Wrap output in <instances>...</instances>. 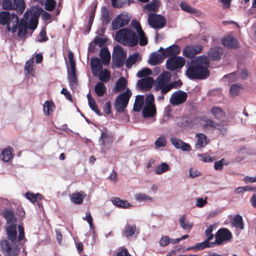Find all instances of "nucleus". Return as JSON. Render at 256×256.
I'll return each instance as SVG.
<instances>
[{"label": "nucleus", "instance_id": "nucleus-41", "mask_svg": "<svg viewBox=\"0 0 256 256\" xmlns=\"http://www.w3.org/2000/svg\"><path fill=\"white\" fill-rule=\"evenodd\" d=\"M139 54L138 53H134L130 55L128 58L125 60L126 66L128 68H130L133 64H134L137 61Z\"/></svg>", "mask_w": 256, "mask_h": 256}, {"label": "nucleus", "instance_id": "nucleus-54", "mask_svg": "<svg viewBox=\"0 0 256 256\" xmlns=\"http://www.w3.org/2000/svg\"><path fill=\"white\" fill-rule=\"evenodd\" d=\"M228 163L226 162L224 158H222L219 161L214 163V168L216 170H222L224 165H227Z\"/></svg>", "mask_w": 256, "mask_h": 256}, {"label": "nucleus", "instance_id": "nucleus-52", "mask_svg": "<svg viewBox=\"0 0 256 256\" xmlns=\"http://www.w3.org/2000/svg\"><path fill=\"white\" fill-rule=\"evenodd\" d=\"M88 103L90 108L94 112L98 115L99 116H101L102 115L94 99L90 100L89 102H88Z\"/></svg>", "mask_w": 256, "mask_h": 256}, {"label": "nucleus", "instance_id": "nucleus-51", "mask_svg": "<svg viewBox=\"0 0 256 256\" xmlns=\"http://www.w3.org/2000/svg\"><path fill=\"white\" fill-rule=\"evenodd\" d=\"M33 59L34 58H32L26 63L24 69L27 74H30L34 70V62Z\"/></svg>", "mask_w": 256, "mask_h": 256}, {"label": "nucleus", "instance_id": "nucleus-5", "mask_svg": "<svg viewBox=\"0 0 256 256\" xmlns=\"http://www.w3.org/2000/svg\"><path fill=\"white\" fill-rule=\"evenodd\" d=\"M132 96V92L129 88L120 94L116 98L114 103L116 110L119 113H124Z\"/></svg>", "mask_w": 256, "mask_h": 256}, {"label": "nucleus", "instance_id": "nucleus-32", "mask_svg": "<svg viewBox=\"0 0 256 256\" xmlns=\"http://www.w3.org/2000/svg\"><path fill=\"white\" fill-rule=\"evenodd\" d=\"M97 76L100 82H107L110 80V72L107 69L101 70L96 72Z\"/></svg>", "mask_w": 256, "mask_h": 256}, {"label": "nucleus", "instance_id": "nucleus-46", "mask_svg": "<svg viewBox=\"0 0 256 256\" xmlns=\"http://www.w3.org/2000/svg\"><path fill=\"white\" fill-rule=\"evenodd\" d=\"M168 165L165 162H162L157 166L154 172L157 174H161L169 170Z\"/></svg>", "mask_w": 256, "mask_h": 256}, {"label": "nucleus", "instance_id": "nucleus-9", "mask_svg": "<svg viewBox=\"0 0 256 256\" xmlns=\"http://www.w3.org/2000/svg\"><path fill=\"white\" fill-rule=\"evenodd\" d=\"M126 58V53L120 45L114 47L112 53V61L116 68L122 67Z\"/></svg>", "mask_w": 256, "mask_h": 256}, {"label": "nucleus", "instance_id": "nucleus-49", "mask_svg": "<svg viewBox=\"0 0 256 256\" xmlns=\"http://www.w3.org/2000/svg\"><path fill=\"white\" fill-rule=\"evenodd\" d=\"M56 4L55 0H46L44 8L48 11L52 12L55 9Z\"/></svg>", "mask_w": 256, "mask_h": 256}, {"label": "nucleus", "instance_id": "nucleus-40", "mask_svg": "<svg viewBox=\"0 0 256 256\" xmlns=\"http://www.w3.org/2000/svg\"><path fill=\"white\" fill-rule=\"evenodd\" d=\"M3 216L6 218L8 224H14L16 221V218L14 212L9 210H6L2 214Z\"/></svg>", "mask_w": 256, "mask_h": 256}, {"label": "nucleus", "instance_id": "nucleus-3", "mask_svg": "<svg viewBox=\"0 0 256 256\" xmlns=\"http://www.w3.org/2000/svg\"><path fill=\"white\" fill-rule=\"evenodd\" d=\"M116 40L124 46L132 47L138 43V36L134 30L124 28L116 32Z\"/></svg>", "mask_w": 256, "mask_h": 256}, {"label": "nucleus", "instance_id": "nucleus-2", "mask_svg": "<svg viewBox=\"0 0 256 256\" xmlns=\"http://www.w3.org/2000/svg\"><path fill=\"white\" fill-rule=\"evenodd\" d=\"M172 76L170 72L164 71L160 74L154 82V88L156 91L160 90L166 94L172 88L176 87V82H170Z\"/></svg>", "mask_w": 256, "mask_h": 256}, {"label": "nucleus", "instance_id": "nucleus-14", "mask_svg": "<svg viewBox=\"0 0 256 256\" xmlns=\"http://www.w3.org/2000/svg\"><path fill=\"white\" fill-rule=\"evenodd\" d=\"M187 98L186 92L179 90L172 94L170 101L172 106H178L185 102Z\"/></svg>", "mask_w": 256, "mask_h": 256}, {"label": "nucleus", "instance_id": "nucleus-45", "mask_svg": "<svg viewBox=\"0 0 256 256\" xmlns=\"http://www.w3.org/2000/svg\"><path fill=\"white\" fill-rule=\"evenodd\" d=\"M160 4L159 0H152L150 3L148 4L146 8L148 11H156Z\"/></svg>", "mask_w": 256, "mask_h": 256}, {"label": "nucleus", "instance_id": "nucleus-15", "mask_svg": "<svg viewBox=\"0 0 256 256\" xmlns=\"http://www.w3.org/2000/svg\"><path fill=\"white\" fill-rule=\"evenodd\" d=\"M130 22L129 18L124 15L118 14L112 22V28L114 30H118L127 25Z\"/></svg>", "mask_w": 256, "mask_h": 256}, {"label": "nucleus", "instance_id": "nucleus-48", "mask_svg": "<svg viewBox=\"0 0 256 256\" xmlns=\"http://www.w3.org/2000/svg\"><path fill=\"white\" fill-rule=\"evenodd\" d=\"M167 143L166 137L162 136L158 138L154 142V145L156 148H164L166 146Z\"/></svg>", "mask_w": 256, "mask_h": 256}, {"label": "nucleus", "instance_id": "nucleus-39", "mask_svg": "<svg viewBox=\"0 0 256 256\" xmlns=\"http://www.w3.org/2000/svg\"><path fill=\"white\" fill-rule=\"evenodd\" d=\"M210 112L214 118L218 120L223 118L225 116V113L223 110L218 106H212L210 108Z\"/></svg>", "mask_w": 256, "mask_h": 256}, {"label": "nucleus", "instance_id": "nucleus-56", "mask_svg": "<svg viewBox=\"0 0 256 256\" xmlns=\"http://www.w3.org/2000/svg\"><path fill=\"white\" fill-rule=\"evenodd\" d=\"M160 56L158 54H153L150 60V63L152 65L155 66L160 62Z\"/></svg>", "mask_w": 256, "mask_h": 256}, {"label": "nucleus", "instance_id": "nucleus-61", "mask_svg": "<svg viewBox=\"0 0 256 256\" xmlns=\"http://www.w3.org/2000/svg\"><path fill=\"white\" fill-rule=\"evenodd\" d=\"M83 220H86L89 224L90 228H94L93 220L91 214L90 212H86V216L84 217Z\"/></svg>", "mask_w": 256, "mask_h": 256}, {"label": "nucleus", "instance_id": "nucleus-38", "mask_svg": "<svg viewBox=\"0 0 256 256\" xmlns=\"http://www.w3.org/2000/svg\"><path fill=\"white\" fill-rule=\"evenodd\" d=\"M101 20L103 25H106L110 22L111 18L110 16L109 10L106 6H103L102 8Z\"/></svg>", "mask_w": 256, "mask_h": 256}, {"label": "nucleus", "instance_id": "nucleus-30", "mask_svg": "<svg viewBox=\"0 0 256 256\" xmlns=\"http://www.w3.org/2000/svg\"><path fill=\"white\" fill-rule=\"evenodd\" d=\"M144 96L142 95H138L136 96L135 102L134 104L133 110L134 112H140L144 105Z\"/></svg>", "mask_w": 256, "mask_h": 256}, {"label": "nucleus", "instance_id": "nucleus-60", "mask_svg": "<svg viewBox=\"0 0 256 256\" xmlns=\"http://www.w3.org/2000/svg\"><path fill=\"white\" fill-rule=\"evenodd\" d=\"M107 38H100L98 36H96L94 40V42L98 45L99 47L103 46L104 44L106 42Z\"/></svg>", "mask_w": 256, "mask_h": 256}, {"label": "nucleus", "instance_id": "nucleus-34", "mask_svg": "<svg viewBox=\"0 0 256 256\" xmlns=\"http://www.w3.org/2000/svg\"><path fill=\"white\" fill-rule=\"evenodd\" d=\"M12 148L11 147H6L0 154L1 160L5 162L10 161L12 158Z\"/></svg>", "mask_w": 256, "mask_h": 256}, {"label": "nucleus", "instance_id": "nucleus-47", "mask_svg": "<svg viewBox=\"0 0 256 256\" xmlns=\"http://www.w3.org/2000/svg\"><path fill=\"white\" fill-rule=\"evenodd\" d=\"M180 7L183 10L190 14H196L197 12V11L196 9L191 7L185 2H180Z\"/></svg>", "mask_w": 256, "mask_h": 256}, {"label": "nucleus", "instance_id": "nucleus-24", "mask_svg": "<svg viewBox=\"0 0 256 256\" xmlns=\"http://www.w3.org/2000/svg\"><path fill=\"white\" fill-rule=\"evenodd\" d=\"M135 224H127L122 231V235L126 238H130L138 233Z\"/></svg>", "mask_w": 256, "mask_h": 256}, {"label": "nucleus", "instance_id": "nucleus-7", "mask_svg": "<svg viewBox=\"0 0 256 256\" xmlns=\"http://www.w3.org/2000/svg\"><path fill=\"white\" fill-rule=\"evenodd\" d=\"M0 249L6 256H18L20 250L18 245L14 242L4 240L0 242Z\"/></svg>", "mask_w": 256, "mask_h": 256}, {"label": "nucleus", "instance_id": "nucleus-6", "mask_svg": "<svg viewBox=\"0 0 256 256\" xmlns=\"http://www.w3.org/2000/svg\"><path fill=\"white\" fill-rule=\"evenodd\" d=\"M18 235L17 236L16 226L15 224H10L6 228V233L8 238L12 242H19L24 238V227L19 225L18 226Z\"/></svg>", "mask_w": 256, "mask_h": 256}, {"label": "nucleus", "instance_id": "nucleus-37", "mask_svg": "<svg viewBox=\"0 0 256 256\" xmlns=\"http://www.w3.org/2000/svg\"><path fill=\"white\" fill-rule=\"evenodd\" d=\"M94 92L98 96H102L106 92V88L102 82H98L94 86Z\"/></svg>", "mask_w": 256, "mask_h": 256}, {"label": "nucleus", "instance_id": "nucleus-55", "mask_svg": "<svg viewBox=\"0 0 256 256\" xmlns=\"http://www.w3.org/2000/svg\"><path fill=\"white\" fill-rule=\"evenodd\" d=\"M128 1V0H111L112 5L114 8H120L124 6V5ZM130 2V0H128ZM130 2H128V4Z\"/></svg>", "mask_w": 256, "mask_h": 256}, {"label": "nucleus", "instance_id": "nucleus-12", "mask_svg": "<svg viewBox=\"0 0 256 256\" xmlns=\"http://www.w3.org/2000/svg\"><path fill=\"white\" fill-rule=\"evenodd\" d=\"M232 238V234L228 229L222 228L216 232L215 236V241L217 244L220 245L224 242L230 240Z\"/></svg>", "mask_w": 256, "mask_h": 256}, {"label": "nucleus", "instance_id": "nucleus-43", "mask_svg": "<svg viewBox=\"0 0 256 256\" xmlns=\"http://www.w3.org/2000/svg\"><path fill=\"white\" fill-rule=\"evenodd\" d=\"M24 195L26 198L32 203L36 202L38 200H41L43 198V196L39 193L34 194L32 192H27Z\"/></svg>", "mask_w": 256, "mask_h": 256}, {"label": "nucleus", "instance_id": "nucleus-42", "mask_svg": "<svg viewBox=\"0 0 256 256\" xmlns=\"http://www.w3.org/2000/svg\"><path fill=\"white\" fill-rule=\"evenodd\" d=\"M232 224L236 228H239L241 230L244 228L242 218V216L239 214H236L234 216Z\"/></svg>", "mask_w": 256, "mask_h": 256}, {"label": "nucleus", "instance_id": "nucleus-4", "mask_svg": "<svg viewBox=\"0 0 256 256\" xmlns=\"http://www.w3.org/2000/svg\"><path fill=\"white\" fill-rule=\"evenodd\" d=\"M18 17L14 14L10 15L8 12L2 11L0 12V24H7V29L14 33L17 30Z\"/></svg>", "mask_w": 256, "mask_h": 256}, {"label": "nucleus", "instance_id": "nucleus-23", "mask_svg": "<svg viewBox=\"0 0 256 256\" xmlns=\"http://www.w3.org/2000/svg\"><path fill=\"white\" fill-rule=\"evenodd\" d=\"M17 29H18V35L20 38H24L27 32L28 24L24 18L18 20Z\"/></svg>", "mask_w": 256, "mask_h": 256}, {"label": "nucleus", "instance_id": "nucleus-57", "mask_svg": "<svg viewBox=\"0 0 256 256\" xmlns=\"http://www.w3.org/2000/svg\"><path fill=\"white\" fill-rule=\"evenodd\" d=\"M135 198L140 202L151 200L152 198L147 196L145 194H136L134 196Z\"/></svg>", "mask_w": 256, "mask_h": 256}, {"label": "nucleus", "instance_id": "nucleus-53", "mask_svg": "<svg viewBox=\"0 0 256 256\" xmlns=\"http://www.w3.org/2000/svg\"><path fill=\"white\" fill-rule=\"evenodd\" d=\"M68 80L70 86L72 88L74 84H78V78L76 72L68 73Z\"/></svg>", "mask_w": 256, "mask_h": 256}, {"label": "nucleus", "instance_id": "nucleus-11", "mask_svg": "<svg viewBox=\"0 0 256 256\" xmlns=\"http://www.w3.org/2000/svg\"><path fill=\"white\" fill-rule=\"evenodd\" d=\"M186 63V60L182 56H172L166 61V68L168 70L174 71L182 68Z\"/></svg>", "mask_w": 256, "mask_h": 256}, {"label": "nucleus", "instance_id": "nucleus-10", "mask_svg": "<svg viewBox=\"0 0 256 256\" xmlns=\"http://www.w3.org/2000/svg\"><path fill=\"white\" fill-rule=\"evenodd\" d=\"M148 24L154 28H162L166 23V18L160 14L150 13L148 16Z\"/></svg>", "mask_w": 256, "mask_h": 256}, {"label": "nucleus", "instance_id": "nucleus-16", "mask_svg": "<svg viewBox=\"0 0 256 256\" xmlns=\"http://www.w3.org/2000/svg\"><path fill=\"white\" fill-rule=\"evenodd\" d=\"M23 18H24L26 22L30 20L28 24V28L32 30H34L36 28L38 24V19L32 12L26 11L24 15Z\"/></svg>", "mask_w": 256, "mask_h": 256}, {"label": "nucleus", "instance_id": "nucleus-29", "mask_svg": "<svg viewBox=\"0 0 256 256\" xmlns=\"http://www.w3.org/2000/svg\"><path fill=\"white\" fill-rule=\"evenodd\" d=\"M70 199L74 204H80L82 203L85 194L84 192H74L70 195Z\"/></svg>", "mask_w": 256, "mask_h": 256}, {"label": "nucleus", "instance_id": "nucleus-26", "mask_svg": "<svg viewBox=\"0 0 256 256\" xmlns=\"http://www.w3.org/2000/svg\"><path fill=\"white\" fill-rule=\"evenodd\" d=\"M156 112V106H145L142 110V116L144 118L152 117Z\"/></svg>", "mask_w": 256, "mask_h": 256}, {"label": "nucleus", "instance_id": "nucleus-25", "mask_svg": "<svg viewBox=\"0 0 256 256\" xmlns=\"http://www.w3.org/2000/svg\"><path fill=\"white\" fill-rule=\"evenodd\" d=\"M90 66L94 76H97L96 72H99L102 69L101 61L96 57L92 58Z\"/></svg>", "mask_w": 256, "mask_h": 256}, {"label": "nucleus", "instance_id": "nucleus-28", "mask_svg": "<svg viewBox=\"0 0 256 256\" xmlns=\"http://www.w3.org/2000/svg\"><path fill=\"white\" fill-rule=\"evenodd\" d=\"M198 138L195 147L196 148H201L204 147L208 144V141L206 136L204 134H196Z\"/></svg>", "mask_w": 256, "mask_h": 256}, {"label": "nucleus", "instance_id": "nucleus-64", "mask_svg": "<svg viewBox=\"0 0 256 256\" xmlns=\"http://www.w3.org/2000/svg\"><path fill=\"white\" fill-rule=\"evenodd\" d=\"M116 255V256H131L128 250L125 248H120Z\"/></svg>", "mask_w": 256, "mask_h": 256}, {"label": "nucleus", "instance_id": "nucleus-58", "mask_svg": "<svg viewBox=\"0 0 256 256\" xmlns=\"http://www.w3.org/2000/svg\"><path fill=\"white\" fill-rule=\"evenodd\" d=\"M138 34L140 38L139 44L141 46H144L148 44V39L146 36L144 32H139Z\"/></svg>", "mask_w": 256, "mask_h": 256}, {"label": "nucleus", "instance_id": "nucleus-1", "mask_svg": "<svg viewBox=\"0 0 256 256\" xmlns=\"http://www.w3.org/2000/svg\"><path fill=\"white\" fill-rule=\"evenodd\" d=\"M210 60L206 56H199L188 66L186 76L192 80H204L210 76Z\"/></svg>", "mask_w": 256, "mask_h": 256}, {"label": "nucleus", "instance_id": "nucleus-35", "mask_svg": "<svg viewBox=\"0 0 256 256\" xmlns=\"http://www.w3.org/2000/svg\"><path fill=\"white\" fill-rule=\"evenodd\" d=\"M126 81L124 77L120 78L116 82L114 91L116 92H120L126 89Z\"/></svg>", "mask_w": 256, "mask_h": 256}, {"label": "nucleus", "instance_id": "nucleus-20", "mask_svg": "<svg viewBox=\"0 0 256 256\" xmlns=\"http://www.w3.org/2000/svg\"><path fill=\"white\" fill-rule=\"evenodd\" d=\"M172 144L176 148H180L183 151L188 152L190 150L191 148L189 144L184 142L182 140L172 137L170 138Z\"/></svg>", "mask_w": 256, "mask_h": 256}, {"label": "nucleus", "instance_id": "nucleus-44", "mask_svg": "<svg viewBox=\"0 0 256 256\" xmlns=\"http://www.w3.org/2000/svg\"><path fill=\"white\" fill-rule=\"evenodd\" d=\"M203 122L202 128L203 129H207L208 128H210L212 130H214L216 126V123H215L213 120L208 118H204L202 119Z\"/></svg>", "mask_w": 256, "mask_h": 256}, {"label": "nucleus", "instance_id": "nucleus-59", "mask_svg": "<svg viewBox=\"0 0 256 256\" xmlns=\"http://www.w3.org/2000/svg\"><path fill=\"white\" fill-rule=\"evenodd\" d=\"M151 72L152 71L150 68H144L138 72L137 73V76L138 78L145 77L150 74Z\"/></svg>", "mask_w": 256, "mask_h": 256}, {"label": "nucleus", "instance_id": "nucleus-50", "mask_svg": "<svg viewBox=\"0 0 256 256\" xmlns=\"http://www.w3.org/2000/svg\"><path fill=\"white\" fill-rule=\"evenodd\" d=\"M209 247H212V246L208 245L204 240L202 242L198 243L196 244L195 246H194L188 248L187 250H202L204 249V248Z\"/></svg>", "mask_w": 256, "mask_h": 256}, {"label": "nucleus", "instance_id": "nucleus-33", "mask_svg": "<svg viewBox=\"0 0 256 256\" xmlns=\"http://www.w3.org/2000/svg\"><path fill=\"white\" fill-rule=\"evenodd\" d=\"M55 109V105L52 100H46L43 105V110L46 116H48Z\"/></svg>", "mask_w": 256, "mask_h": 256}, {"label": "nucleus", "instance_id": "nucleus-22", "mask_svg": "<svg viewBox=\"0 0 256 256\" xmlns=\"http://www.w3.org/2000/svg\"><path fill=\"white\" fill-rule=\"evenodd\" d=\"M180 48L178 45L174 44L164 49L162 54L164 57L178 56L180 53Z\"/></svg>", "mask_w": 256, "mask_h": 256}, {"label": "nucleus", "instance_id": "nucleus-36", "mask_svg": "<svg viewBox=\"0 0 256 256\" xmlns=\"http://www.w3.org/2000/svg\"><path fill=\"white\" fill-rule=\"evenodd\" d=\"M112 204L124 208H126L130 206V204L126 200H122L119 198L114 197L112 199Z\"/></svg>", "mask_w": 256, "mask_h": 256}, {"label": "nucleus", "instance_id": "nucleus-18", "mask_svg": "<svg viewBox=\"0 0 256 256\" xmlns=\"http://www.w3.org/2000/svg\"><path fill=\"white\" fill-rule=\"evenodd\" d=\"M223 54V49L220 47L210 48L208 52V58L212 61L220 60Z\"/></svg>", "mask_w": 256, "mask_h": 256}, {"label": "nucleus", "instance_id": "nucleus-62", "mask_svg": "<svg viewBox=\"0 0 256 256\" xmlns=\"http://www.w3.org/2000/svg\"><path fill=\"white\" fill-rule=\"evenodd\" d=\"M241 88L238 84H232L230 88V93L232 96H236L240 91Z\"/></svg>", "mask_w": 256, "mask_h": 256}, {"label": "nucleus", "instance_id": "nucleus-17", "mask_svg": "<svg viewBox=\"0 0 256 256\" xmlns=\"http://www.w3.org/2000/svg\"><path fill=\"white\" fill-rule=\"evenodd\" d=\"M222 44L229 49H236L238 48V43L236 39L232 36H227L221 40Z\"/></svg>", "mask_w": 256, "mask_h": 256}, {"label": "nucleus", "instance_id": "nucleus-31", "mask_svg": "<svg viewBox=\"0 0 256 256\" xmlns=\"http://www.w3.org/2000/svg\"><path fill=\"white\" fill-rule=\"evenodd\" d=\"M180 226L184 230L190 231L192 229L193 224L190 222L186 218L185 214H183L179 220Z\"/></svg>", "mask_w": 256, "mask_h": 256}, {"label": "nucleus", "instance_id": "nucleus-13", "mask_svg": "<svg viewBox=\"0 0 256 256\" xmlns=\"http://www.w3.org/2000/svg\"><path fill=\"white\" fill-rule=\"evenodd\" d=\"M202 50V46L200 44L188 45L183 50V55L188 58H194L195 56L200 54Z\"/></svg>", "mask_w": 256, "mask_h": 256}, {"label": "nucleus", "instance_id": "nucleus-27", "mask_svg": "<svg viewBox=\"0 0 256 256\" xmlns=\"http://www.w3.org/2000/svg\"><path fill=\"white\" fill-rule=\"evenodd\" d=\"M100 56L104 65L108 64L110 60V54L106 48H102L100 52Z\"/></svg>", "mask_w": 256, "mask_h": 256}, {"label": "nucleus", "instance_id": "nucleus-19", "mask_svg": "<svg viewBox=\"0 0 256 256\" xmlns=\"http://www.w3.org/2000/svg\"><path fill=\"white\" fill-rule=\"evenodd\" d=\"M154 82V80L150 77H146L141 78L137 82V86L141 90H150Z\"/></svg>", "mask_w": 256, "mask_h": 256}, {"label": "nucleus", "instance_id": "nucleus-8", "mask_svg": "<svg viewBox=\"0 0 256 256\" xmlns=\"http://www.w3.org/2000/svg\"><path fill=\"white\" fill-rule=\"evenodd\" d=\"M2 8L5 10H16L21 14L26 8L24 0H2Z\"/></svg>", "mask_w": 256, "mask_h": 256}, {"label": "nucleus", "instance_id": "nucleus-63", "mask_svg": "<svg viewBox=\"0 0 256 256\" xmlns=\"http://www.w3.org/2000/svg\"><path fill=\"white\" fill-rule=\"evenodd\" d=\"M198 156L200 158V160L203 162H212L214 160V158L210 157L207 154H198Z\"/></svg>", "mask_w": 256, "mask_h": 256}, {"label": "nucleus", "instance_id": "nucleus-21", "mask_svg": "<svg viewBox=\"0 0 256 256\" xmlns=\"http://www.w3.org/2000/svg\"><path fill=\"white\" fill-rule=\"evenodd\" d=\"M114 136L110 132H108L106 128L102 130L100 140L102 141L103 146L111 144L113 142Z\"/></svg>", "mask_w": 256, "mask_h": 256}]
</instances>
